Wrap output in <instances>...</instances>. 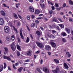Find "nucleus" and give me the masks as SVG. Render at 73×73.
<instances>
[{
	"label": "nucleus",
	"mask_w": 73,
	"mask_h": 73,
	"mask_svg": "<svg viewBox=\"0 0 73 73\" xmlns=\"http://www.w3.org/2000/svg\"><path fill=\"white\" fill-rule=\"evenodd\" d=\"M52 72L53 73H57L60 72V68L58 66H57L56 67V70H52Z\"/></svg>",
	"instance_id": "7ed1b4c3"
},
{
	"label": "nucleus",
	"mask_w": 73,
	"mask_h": 73,
	"mask_svg": "<svg viewBox=\"0 0 73 73\" xmlns=\"http://www.w3.org/2000/svg\"><path fill=\"white\" fill-rule=\"evenodd\" d=\"M48 2L49 4H50L51 5H53V4L52 2H50L49 1H48Z\"/></svg>",
	"instance_id": "c85d7f7f"
},
{
	"label": "nucleus",
	"mask_w": 73,
	"mask_h": 73,
	"mask_svg": "<svg viewBox=\"0 0 73 73\" xmlns=\"http://www.w3.org/2000/svg\"><path fill=\"white\" fill-rule=\"evenodd\" d=\"M66 31V32L68 34H70V29L68 28H66L65 29Z\"/></svg>",
	"instance_id": "9b49d317"
},
{
	"label": "nucleus",
	"mask_w": 73,
	"mask_h": 73,
	"mask_svg": "<svg viewBox=\"0 0 73 73\" xmlns=\"http://www.w3.org/2000/svg\"><path fill=\"white\" fill-rule=\"evenodd\" d=\"M50 32H51V31H52V33H57V32L55 30H49Z\"/></svg>",
	"instance_id": "5701e85b"
},
{
	"label": "nucleus",
	"mask_w": 73,
	"mask_h": 73,
	"mask_svg": "<svg viewBox=\"0 0 73 73\" xmlns=\"http://www.w3.org/2000/svg\"><path fill=\"white\" fill-rule=\"evenodd\" d=\"M35 17V16L33 15H31V18L32 19H33Z\"/></svg>",
	"instance_id": "6e6d98bb"
},
{
	"label": "nucleus",
	"mask_w": 73,
	"mask_h": 73,
	"mask_svg": "<svg viewBox=\"0 0 73 73\" xmlns=\"http://www.w3.org/2000/svg\"><path fill=\"white\" fill-rule=\"evenodd\" d=\"M4 21L3 19L0 18V25H4Z\"/></svg>",
	"instance_id": "6e6552de"
},
{
	"label": "nucleus",
	"mask_w": 73,
	"mask_h": 73,
	"mask_svg": "<svg viewBox=\"0 0 73 73\" xmlns=\"http://www.w3.org/2000/svg\"><path fill=\"white\" fill-rule=\"evenodd\" d=\"M43 62V60L42 59H41L40 60V64H42Z\"/></svg>",
	"instance_id": "69168bd1"
},
{
	"label": "nucleus",
	"mask_w": 73,
	"mask_h": 73,
	"mask_svg": "<svg viewBox=\"0 0 73 73\" xmlns=\"http://www.w3.org/2000/svg\"><path fill=\"white\" fill-rule=\"evenodd\" d=\"M29 2L31 3H33V0H28Z\"/></svg>",
	"instance_id": "e2e57ef3"
},
{
	"label": "nucleus",
	"mask_w": 73,
	"mask_h": 73,
	"mask_svg": "<svg viewBox=\"0 0 73 73\" xmlns=\"http://www.w3.org/2000/svg\"><path fill=\"white\" fill-rule=\"evenodd\" d=\"M7 56H5V55H3V58L5 60H6V59H7Z\"/></svg>",
	"instance_id": "a19ab883"
},
{
	"label": "nucleus",
	"mask_w": 73,
	"mask_h": 73,
	"mask_svg": "<svg viewBox=\"0 0 73 73\" xmlns=\"http://www.w3.org/2000/svg\"><path fill=\"white\" fill-rule=\"evenodd\" d=\"M17 48L19 51H21V47L19 45L17 44Z\"/></svg>",
	"instance_id": "a211bd4d"
},
{
	"label": "nucleus",
	"mask_w": 73,
	"mask_h": 73,
	"mask_svg": "<svg viewBox=\"0 0 73 73\" xmlns=\"http://www.w3.org/2000/svg\"><path fill=\"white\" fill-rule=\"evenodd\" d=\"M0 13L1 15H2L3 16H5L6 14L4 11L3 10L1 11Z\"/></svg>",
	"instance_id": "f8f14e48"
},
{
	"label": "nucleus",
	"mask_w": 73,
	"mask_h": 73,
	"mask_svg": "<svg viewBox=\"0 0 73 73\" xmlns=\"http://www.w3.org/2000/svg\"><path fill=\"white\" fill-rule=\"evenodd\" d=\"M34 58L35 59H36V58H37V56L36 55H34Z\"/></svg>",
	"instance_id": "bf43d9fd"
},
{
	"label": "nucleus",
	"mask_w": 73,
	"mask_h": 73,
	"mask_svg": "<svg viewBox=\"0 0 73 73\" xmlns=\"http://www.w3.org/2000/svg\"><path fill=\"white\" fill-rule=\"evenodd\" d=\"M18 17H19V19H22V18L21 17V15H20L19 14H18Z\"/></svg>",
	"instance_id": "8fccbe9b"
},
{
	"label": "nucleus",
	"mask_w": 73,
	"mask_h": 73,
	"mask_svg": "<svg viewBox=\"0 0 73 73\" xmlns=\"http://www.w3.org/2000/svg\"><path fill=\"white\" fill-rule=\"evenodd\" d=\"M62 35L63 36H66V34L65 32H63L62 33Z\"/></svg>",
	"instance_id": "f704fd0d"
},
{
	"label": "nucleus",
	"mask_w": 73,
	"mask_h": 73,
	"mask_svg": "<svg viewBox=\"0 0 73 73\" xmlns=\"http://www.w3.org/2000/svg\"><path fill=\"white\" fill-rule=\"evenodd\" d=\"M36 70L37 71H38L39 73H41V71L40 68H36Z\"/></svg>",
	"instance_id": "cd10ccee"
},
{
	"label": "nucleus",
	"mask_w": 73,
	"mask_h": 73,
	"mask_svg": "<svg viewBox=\"0 0 73 73\" xmlns=\"http://www.w3.org/2000/svg\"><path fill=\"white\" fill-rule=\"evenodd\" d=\"M30 37L31 38V39H32L33 40V36H32V35L30 34Z\"/></svg>",
	"instance_id": "49530a36"
},
{
	"label": "nucleus",
	"mask_w": 73,
	"mask_h": 73,
	"mask_svg": "<svg viewBox=\"0 0 73 73\" xmlns=\"http://www.w3.org/2000/svg\"><path fill=\"white\" fill-rule=\"evenodd\" d=\"M11 27L13 28V29L15 31V32H16L17 33V30L16 28H15L14 26H13V25H11Z\"/></svg>",
	"instance_id": "412c9836"
},
{
	"label": "nucleus",
	"mask_w": 73,
	"mask_h": 73,
	"mask_svg": "<svg viewBox=\"0 0 73 73\" xmlns=\"http://www.w3.org/2000/svg\"><path fill=\"white\" fill-rule=\"evenodd\" d=\"M5 19L6 20H8V18L7 17L5 16Z\"/></svg>",
	"instance_id": "338daca9"
},
{
	"label": "nucleus",
	"mask_w": 73,
	"mask_h": 73,
	"mask_svg": "<svg viewBox=\"0 0 73 73\" xmlns=\"http://www.w3.org/2000/svg\"><path fill=\"white\" fill-rule=\"evenodd\" d=\"M35 26V23H32L31 26V27H34Z\"/></svg>",
	"instance_id": "473e14b6"
},
{
	"label": "nucleus",
	"mask_w": 73,
	"mask_h": 73,
	"mask_svg": "<svg viewBox=\"0 0 73 73\" xmlns=\"http://www.w3.org/2000/svg\"><path fill=\"white\" fill-rule=\"evenodd\" d=\"M22 32H23V31L22 30H20V35L21 36V38L22 39H24V38L23 37V33H22Z\"/></svg>",
	"instance_id": "9d476101"
},
{
	"label": "nucleus",
	"mask_w": 73,
	"mask_h": 73,
	"mask_svg": "<svg viewBox=\"0 0 73 73\" xmlns=\"http://www.w3.org/2000/svg\"><path fill=\"white\" fill-rule=\"evenodd\" d=\"M58 20H59V21H60L61 23H63V22H64V21L60 18H58Z\"/></svg>",
	"instance_id": "ea45409f"
},
{
	"label": "nucleus",
	"mask_w": 73,
	"mask_h": 73,
	"mask_svg": "<svg viewBox=\"0 0 73 73\" xmlns=\"http://www.w3.org/2000/svg\"><path fill=\"white\" fill-rule=\"evenodd\" d=\"M50 44L51 45V46L53 48H55L56 46V43L53 42H50Z\"/></svg>",
	"instance_id": "1a4fd4ad"
},
{
	"label": "nucleus",
	"mask_w": 73,
	"mask_h": 73,
	"mask_svg": "<svg viewBox=\"0 0 73 73\" xmlns=\"http://www.w3.org/2000/svg\"><path fill=\"white\" fill-rule=\"evenodd\" d=\"M30 61V59H27L25 60V62H28Z\"/></svg>",
	"instance_id": "a18cd8bd"
},
{
	"label": "nucleus",
	"mask_w": 73,
	"mask_h": 73,
	"mask_svg": "<svg viewBox=\"0 0 73 73\" xmlns=\"http://www.w3.org/2000/svg\"><path fill=\"white\" fill-rule=\"evenodd\" d=\"M6 59L8 61H11V59L9 57H7V59Z\"/></svg>",
	"instance_id": "79ce46f5"
},
{
	"label": "nucleus",
	"mask_w": 73,
	"mask_h": 73,
	"mask_svg": "<svg viewBox=\"0 0 73 73\" xmlns=\"http://www.w3.org/2000/svg\"><path fill=\"white\" fill-rule=\"evenodd\" d=\"M36 32L37 35H39V36H40V35H41V33L40 31H37Z\"/></svg>",
	"instance_id": "c756f323"
},
{
	"label": "nucleus",
	"mask_w": 73,
	"mask_h": 73,
	"mask_svg": "<svg viewBox=\"0 0 73 73\" xmlns=\"http://www.w3.org/2000/svg\"><path fill=\"white\" fill-rule=\"evenodd\" d=\"M40 29L42 30V31H44V28L42 27H40Z\"/></svg>",
	"instance_id": "774afa93"
},
{
	"label": "nucleus",
	"mask_w": 73,
	"mask_h": 73,
	"mask_svg": "<svg viewBox=\"0 0 73 73\" xmlns=\"http://www.w3.org/2000/svg\"><path fill=\"white\" fill-rule=\"evenodd\" d=\"M4 49H5V51L6 53H8V48H4Z\"/></svg>",
	"instance_id": "7c9ffc66"
},
{
	"label": "nucleus",
	"mask_w": 73,
	"mask_h": 73,
	"mask_svg": "<svg viewBox=\"0 0 73 73\" xmlns=\"http://www.w3.org/2000/svg\"><path fill=\"white\" fill-rule=\"evenodd\" d=\"M27 20H30V16H27Z\"/></svg>",
	"instance_id": "864d4df0"
},
{
	"label": "nucleus",
	"mask_w": 73,
	"mask_h": 73,
	"mask_svg": "<svg viewBox=\"0 0 73 73\" xmlns=\"http://www.w3.org/2000/svg\"><path fill=\"white\" fill-rule=\"evenodd\" d=\"M35 23L36 24H38L39 23V21L38 20H36L35 21Z\"/></svg>",
	"instance_id": "5fc2aeb1"
},
{
	"label": "nucleus",
	"mask_w": 73,
	"mask_h": 73,
	"mask_svg": "<svg viewBox=\"0 0 73 73\" xmlns=\"http://www.w3.org/2000/svg\"><path fill=\"white\" fill-rule=\"evenodd\" d=\"M36 45L40 48H42L44 47V45L42 44V43L38 42H36Z\"/></svg>",
	"instance_id": "f03ea898"
},
{
	"label": "nucleus",
	"mask_w": 73,
	"mask_h": 73,
	"mask_svg": "<svg viewBox=\"0 0 73 73\" xmlns=\"http://www.w3.org/2000/svg\"><path fill=\"white\" fill-rule=\"evenodd\" d=\"M13 68L14 69H16V67H15V66L14 64H13Z\"/></svg>",
	"instance_id": "680f3d73"
},
{
	"label": "nucleus",
	"mask_w": 73,
	"mask_h": 73,
	"mask_svg": "<svg viewBox=\"0 0 73 73\" xmlns=\"http://www.w3.org/2000/svg\"><path fill=\"white\" fill-rule=\"evenodd\" d=\"M13 17H15V19H18V17H17V15L15 13H13Z\"/></svg>",
	"instance_id": "4be33fe9"
},
{
	"label": "nucleus",
	"mask_w": 73,
	"mask_h": 73,
	"mask_svg": "<svg viewBox=\"0 0 73 73\" xmlns=\"http://www.w3.org/2000/svg\"><path fill=\"white\" fill-rule=\"evenodd\" d=\"M49 28H50V29H52L53 28V27L50 25H49Z\"/></svg>",
	"instance_id": "4d7b16f0"
},
{
	"label": "nucleus",
	"mask_w": 73,
	"mask_h": 73,
	"mask_svg": "<svg viewBox=\"0 0 73 73\" xmlns=\"http://www.w3.org/2000/svg\"><path fill=\"white\" fill-rule=\"evenodd\" d=\"M29 10L31 13H33L34 11H35V9L32 6H29Z\"/></svg>",
	"instance_id": "39448f33"
},
{
	"label": "nucleus",
	"mask_w": 73,
	"mask_h": 73,
	"mask_svg": "<svg viewBox=\"0 0 73 73\" xmlns=\"http://www.w3.org/2000/svg\"><path fill=\"white\" fill-rule=\"evenodd\" d=\"M55 7H58V4L55 3Z\"/></svg>",
	"instance_id": "603ef678"
},
{
	"label": "nucleus",
	"mask_w": 73,
	"mask_h": 73,
	"mask_svg": "<svg viewBox=\"0 0 73 73\" xmlns=\"http://www.w3.org/2000/svg\"><path fill=\"white\" fill-rule=\"evenodd\" d=\"M29 40H30V39L28 37H27L26 42L27 43H28V42H29Z\"/></svg>",
	"instance_id": "393cba45"
},
{
	"label": "nucleus",
	"mask_w": 73,
	"mask_h": 73,
	"mask_svg": "<svg viewBox=\"0 0 73 73\" xmlns=\"http://www.w3.org/2000/svg\"><path fill=\"white\" fill-rule=\"evenodd\" d=\"M45 49L47 50H48L49 51L50 50H52V49H51V47L49 45H47L45 46Z\"/></svg>",
	"instance_id": "0eeeda50"
},
{
	"label": "nucleus",
	"mask_w": 73,
	"mask_h": 73,
	"mask_svg": "<svg viewBox=\"0 0 73 73\" xmlns=\"http://www.w3.org/2000/svg\"><path fill=\"white\" fill-rule=\"evenodd\" d=\"M10 47L13 51H15L16 50V45H15V44L14 43L11 44L10 45Z\"/></svg>",
	"instance_id": "f257e3e1"
},
{
	"label": "nucleus",
	"mask_w": 73,
	"mask_h": 73,
	"mask_svg": "<svg viewBox=\"0 0 73 73\" xmlns=\"http://www.w3.org/2000/svg\"><path fill=\"white\" fill-rule=\"evenodd\" d=\"M6 66H7V64L5 63H4V69H5L6 68Z\"/></svg>",
	"instance_id": "c03bdc74"
},
{
	"label": "nucleus",
	"mask_w": 73,
	"mask_h": 73,
	"mask_svg": "<svg viewBox=\"0 0 73 73\" xmlns=\"http://www.w3.org/2000/svg\"><path fill=\"white\" fill-rule=\"evenodd\" d=\"M6 40L7 41H9L11 40V37L9 36H7L6 37Z\"/></svg>",
	"instance_id": "b1692460"
},
{
	"label": "nucleus",
	"mask_w": 73,
	"mask_h": 73,
	"mask_svg": "<svg viewBox=\"0 0 73 73\" xmlns=\"http://www.w3.org/2000/svg\"><path fill=\"white\" fill-rule=\"evenodd\" d=\"M11 39L12 40H13V41H14V40H15V36H14V35H13L11 36Z\"/></svg>",
	"instance_id": "bb28decb"
},
{
	"label": "nucleus",
	"mask_w": 73,
	"mask_h": 73,
	"mask_svg": "<svg viewBox=\"0 0 73 73\" xmlns=\"http://www.w3.org/2000/svg\"><path fill=\"white\" fill-rule=\"evenodd\" d=\"M42 18V17H39L36 18L37 20H41V19Z\"/></svg>",
	"instance_id": "3c124183"
},
{
	"label": "nucleus",
	"mask_w": 73,
	"mask_h": 73,
	"mask_svg": "<svg viewBox=\"0 0 73 73\" xmlns=\"http://www.w3.org/2000/svg\"><path fill=\"white\" fill-rule=\"evenodd\" d=\"M40 7L42 8H45V5L44 4H40Z\"/></svg>",
	"instance_id": "2eb2a0df"
},
{
	"label": "nucleus",
	"mask_w": 73,
	"mask_h": 73,
	"mask_svg": "<svg viewBox=\"0 0 73 73\" xmlns=\"http://www.w3.org/2000/svg\"><path fill=\"white\" fill-rule=\"evenodd\" d=\"M62 41L63 42H66V39L65 38H63L62 39Z\"/></svg>",
	"instance_id": "72a5a7b5"
},
{
	"label": "nucleus",
	"mask_w": 73,
	"mask_h": 73,
	"mask_svg": "<svg viewBox=\"0 0 73 73\" xmlns=\"http://www.w3.org/2000/svg\"><path fill=\"white\" fill-rule=\"evenodd\" d=\"M68 57H70L71 56V54H68Z\"/></svg>",
	"instance_id": "052dcab7"
},
{
	"label": "nucleus",
	"mask_w": 73,
	"mask_h": 73,
	"mask_svg": "<svg viewBox=\"0 0 73 73\" xmlns=\"http://www.w3.org/2000/svg\"><path fill=\"white\" fill-rule=\"evenodd\" d=\"M18 62L20 64H23V62H22V60H18Z\"/></svg>",
	"instance_id": "58836bf2"
},
{
	"label": "nucleus",
	"mask_w": 73,
	"mask_h": 73,
	"mask_svg": "<svg viewBox=\"0 0 73 73\" xmlns=\"http://www.w3.org/2000/svg\"><path fill=\"white\" fill-rule=\"evenodd\" d=\"M54 61L56 64H59V60L56 59H54Z\"/></svg>",
	"instance_id": "6ab92c4d"
},
{
	"label": "nucleus",
	"mask_w": 73,
	"mask_h": 73,
	"mask_svg": "<svg viewBox=\"0 0 73 73\" xmlns=\"http://www.w3.org/2000/svg\"><path fill=\"white\" fill-rule=\"evenodd\" d=\"M52 21H55V22H56V21H57V19H56L55 18H54L52 19Z\"/></svg>",
	"instance_id": "09e8293b"
},
{
	"label": "nucleus",
	"mask_w": 73,
	"mask_h": 73,
	"mask_svg": "<svg viewBox=\"0 0 73 73\" xmlns=\"http://www.w3.org/2000/svg\"><path fill=\"white\" fill-rule=\"evenodd\" d=\"M69 4L71 5H73V2L71 0H70L69 1Z\"/></svg>",
	"instance_id": "2f4dec72"
},
{
	"label": "nucleus",
	"mask_w": 73,
	"mask_h": 73,
	"mask_svg": "<svg viewBox=\"0 0 73 73\" xmlns=\"http://www.w3.org/2000/svg\"><path fill=\"white\" fill-rule=\"evenodd\" d=\"M5 32L7 33H8L9 32V28L7 26L5 27L4 28Z\"/></svg>",
	"instance_id": "20e7f679"
},
{
	"label": "nucleus",
	"mask_w": 73,
	"mask_h": 73,
	"mask_svg": "<svg viewBox=\"0 0 73 73\" xmlns=\"http://www.w3.org/2000/svg\"><path fill=\"white\" fill-rule=\"evenodd\" d=\"M27 55L31 56V55H32V52H31V51H29L27 52Z\"/></svg>",
	"instance_id": "dca6fc26"
},
{
	"label": "nucleus",
	"mask_w": 73,
	"mask_h": 73,
	"mask_svg": "<svg viewBox=\"0 0 73 73\" xmlns=\"http://www.w3.org/2000/svg\"><path fill=\"white\" fill-rule=\"evenodd\" d=\"M66 6V4L65 3H64L63 5V8H65Z\"/></svg>",
	"instance_id": "37998d69"
},
{
	"label": "nucleus",
	"mask_w": 73,
	"mask_h": 73,
	"mask_svg": "<svg viewBox=\"0 0 73 73\" xmlns=\"http://www.w3.org/2000/svg\"><path fill=\"white\" fill-rule=\"evenodd\" d=\"M59 26L61 28H64V25L62 24H60L59 25Z\"/></svg>",
	"instance_id": "a878e982"
},
{
	"label": "nucleus",
	"mask_w": 73,
	"mask_h": 73,
	"mask_svg": "<svg viewBox=\"0 0 73 73\" xmlns=\"http://www.w3.org/2000/svg\"><path fill=\"white\" fill-rule=\"evenodd\" d=\"M51 8L52 11H54L55 9V8H54V6L52 5L51 7Z\"/></svg>",
	"instance_id": "4c0bfd02"
},
{
	"label": "nucleus",
	"mask_w": 73,
	"mask_h": 73,
	"mask_svg": "<svg viewBox=\"0 0 73 73\" xmlns=\"http://www.w3.org/2000/svg\"><path fill=\"white\" fill-rule=\"evenodd\" d=\"M17 56H19L20 55V53L19 51H18L17 52Z\"/></svg>",
	"instance_id": "c9c22d12"
},
{
	"label": "nucleus",
	"mask_w": 73,
	"mask_h": 73,
	"mask_svg": "<svg viewBox=\"0 0 73 73\" xmlns=\"http://www.w3.org/2000/svg\"><path fill=\"white\" fill-rule=\"evenodd\" d=\"M43 70L45 73H49V70L47 68L44 67L43 68Z\"/></svg>",
	"instance_id": "423d86ee"
},
{
	"label": "nucleus",
	"mask_w": 73,
	"mask_h": 73,
	"mask_svg": "<svg viewBox=\"0 0 73 73\" xmlns=\"http://www.w3.org/2000/svg\"><path fill=\"white\" fill-rule=\"evenodd\" d=\"M0 72H2L3 70V69H4V66L3 65H1L0 66Z\"/></svg>",
	"instance_id": "ddd939ff"
},
{
	"label": "nucleus",
	"mask_w": 73,
	"mask_h": 73,
	"mask_svg": "<svg viewBox=\"0 0 73 73\" xmlns=\"http://www.w3.org/2000/svg\"><path fill=\"white\" fill-rule=\"evenodd\" d=\"M17 40L19 42H21V41H20V38L19 37L17 38Z\"/></svg>",
	"instance_id": "de8ad7c7"
},
{
	"label": "nucleus",
	"mask_w": 73,
	"mask_h": 73,
	"mask_svg": "<svg viewBox=\"0 0 73 73\" xmlns=\"http://www.w3.org/2000/svg\"><path fill=\"white\" fill-rule=\"evenodd\" d=\"M48 53L49 56H51V53L50 52H48Z\"/></svg>",
	"instance_id": "0e129e2a"
},
{
	"label": "nucleus",
	"mask_w": 73,
	"mask_h": 73,
	"mask_svg": "<svg viewBox=\"0 0 73 73\" xmlns=\"http://www.w3.org/2000/svg\"><path fill=\"white\" fill-rule=\"evenodd\" d=\"M40 11L39 10L37 9L35 10V14H37L38 15L40 13Z\"/></svg>",
	"instance_id": "aec40b11"
},
{
	"label": "nucleus",
	"mask_w": 73,
	"mask_h": 73,
	"mask_svg": "<svg viewBox=\"0 0 73 73\" xmlns=\"http://www.w3.org/2000/svg\"><path fill=\"white\" fill-rule=\"evenodd\" d=\"M23 69V67H21L20 68H19L18 70V71L20 73L21 72V71H22V70Z\"/></svg>",
	"instance_id": "4468645a"
},
{
	"label": "nucleus",
	"mask_w": 73,
	"mask_h": 73,
	"mask_svg": "<svg viewBox=\"0 0 73 73\" xmlns=\"http://www.w3.org/2000/svg\"><path fill=\"white\" fill-rule=\"evenodd\" d=\"M17 26H20L21 25V23H20V22H17Z\"/></svg>",
	"instance_id": "e433bc0d"
},
{
	"label": "nucleus",
	"mask_w": 73,
	"mask_h": 73,
	"mask_svg": "<svg viewBox=\"0 0 73 73\" xmlns=\"http://www.w3.org/2000/svg\"><path fill=\"white\" fill-rule=\"evenodd\" d=\"M49 13H50V14H52V13H53V11L52 10L50 11Z\"/></svg>",
	"instance_id": "13d9d810"
},
{
	"label": "nucleus",
	"mask_w": 73,
	"mask_h": 73,
	"mask_svg": "<svg viewBox=\"0 0 73 73\" xmlns=\"http://www.w3.org/2000/svg\"><path fill=\"white\" fill-rule=\"evenodd\" d=\"M64 67L66 69H68L69 68V67L65 63H64Z\"/></svg>",
	"instance_id": "f3484780"
}]
</instances>
